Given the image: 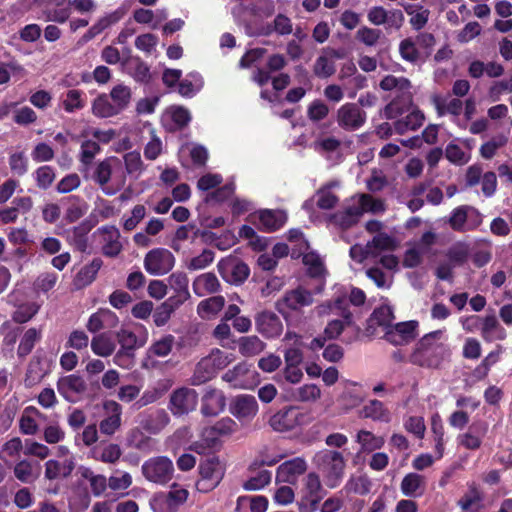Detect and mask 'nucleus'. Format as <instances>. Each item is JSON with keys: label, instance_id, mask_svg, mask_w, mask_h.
<instances>
[{"label": "nucleus", "instance_id": "nucleus-1", "mask_svg": "<svg viewBox=\"0 0 512 512\" xmlns=\"http://www.w3.org/2000/svg\"><path fill=\"white\" fill-rule=\"evenodd\" d=\"M442 334L441 330L425 334L416 343L409 362L422 368L440 369L451 356L449 346L440 341Z\"/></svg>", "mask_w": 512, "mask_h": 512}, {"label": "nucleus", "instance_id": "nucleus-2", "mask_svg": "<svg viewBox=\"0 0 512 512\" xmlns=\"http://www.w3.org/2000/svg\"><path fill=\"white\" fill-rule=\"evenodd\" d=\"M313 462L322 472L326 485L329 488H336L343 479L345 460L341 452L324 449L317 452Z\"/></svg>", "mask_w": 512, "mask_h": 512}, {"label": "nucleus", "instance_id": "nucleus-3", "mask_svg": "<svg viewBox=\"0 0 512 512\" xmlns=\"http://www.w3.org/2000/svg\"><path fill=\"white\" fill-rule=\"evenodd\" d=\"M325 494L319 475L308 473L304 478L302 495L297 501L299 512H316Z\"/></svg>", "mask_w": 512, "mask_h": 512}, {"label": "nucleus", "instance_id": "nucleus-4", "mask_svg": "<svg viewBox=\"0 0 512 512\" xmlns=\"http://www.w3.org/2000/svg\"><path fill=\"white\" fill-rule=\"evenodd\" d=\"M141 470L146 480L158 485H166L173 478L174 465L168 457L157 456L146 460Z\"/></svg>", "mask_w": 512, "mask_h": 512}, {"label": "nucleus", "instance_id": "nucleus-5", "mask_svg": "<svg viewBox=\"0 0 512 512\" xmlns=\"http://www.w3.org/2000/svg\"><path fill=\"white\" fill-rule=\"evenodd\" d=\"M482 214L470 205H461L451 211L448 224L453 231H474L482 224Z\"/></svg>", "mask_w": 512, "mask_h": 512}, {"label": "nucleus", "instance_id": "nucleus-6", "mask_svg": "<svg viewBox=\"0 0 512 512\" xmlns=\"http://www.w3.org/2000/svg\"><path fill=\"white\" fill-rule=\"evenodd\" d=\"M120 167L121 161L115 156L106 157L96 165L92 175V180L101 187L104 194L112 196L122 189L125 178L116 188L108 185L111 180L113 170Z\"/></svg>", "mask_w": 512, "mask_h": 512}, {"label": "nucleus", "instance_id": "nucleus-7", "mask_svg": "<svg viewBox=\"0 0 512 512\" xmlns=\"http://www.w3.org/2000/svg\"><path fill=\"white\" fill-rule=\"evenodd\" d=\"M217 269L225 282L235 286L242 285L250 275L249 266L236 257L222 258Z\"/></svg>", "mask_w": 512, "mask_h": 512}, {"label": "nucleus", "instance_id": "nucleus-8", "mask_svg": "<svg viewBox=\"0 0 512 512\" xmlns=\"http://www.w3.org/2000/svg\"><path fill=\"white\" fill-rule=\"evenodd\" d=\"M198 469L201 478L197 481L196 487L201 492H208L214 489L224 475L222 465L216 456L202 460Z\"/></svg>", "mask_w": 512, "mask_h": 512}, {"label": "nucleus", "instance_id": "nucleus-9", "mask_svg": "<svg viewBox=\"0 0 512 512\" xmlns=\"http://www.w3.org/2000/svg\"><path fill=\"white\" fill-rule=\"evenodd\" d=\"M257 372L253 365L246 361L239 362L232 369L222 375V380L230 387L238 389H250L256 382Z\"/></svg>", "mask_w": 512, "mask_h": 512}, {"label": "nucleus", "instance_id": "nucleus-10", "mask_svg": "<svg viewBox=\"0 0 512 512\" xmlns=\"http://www.w3.org/2000/svg\"><path fill=\"white\" fill-rule=\"evenodd\" d=\"M366 120V112L356 103H345L337 110V124L345 131L352 132L360 129Z\"/></svg>", "mask_w": 512, "mask_h": 512}, {"label": "nucleus", "instance_id": "nucleus-11", "mask_svg": "<svg viewBox=\"0 0 512 512\" xmlns=\"http://www.w3.org/2000/svg\"><path fill=\"white\" fill-rule=\"evenodd\" d=\"M175 265V257L168 249L155 248L150 250L144 258V267L151 275H164L170 272Z\"/></svg>", "mask_w": 512, "mask_h": 512}, {"label": "nucleus", "instance_id": "nucleus-12", "mask_svg": "<svg viewBox=\"0 0 512 512\" xmlns=\"http://www.w3.org/2000/svg\"><path fill=\"white\" fill-rule=\"evenodd\" d=\"M198 403V393L191 388L181 387L170 395L169 409L175 416H183L195 410Z\"/></svg>", "mask_w": 512, "mask_h": 512}, {"label": "nucleus", "instance_id": "nucleus-13", "mask_svg": "<svg viewBox=\"0 0 512 512\" xmlns=\"http://www.w3.org/2000/svg\"><path fill=\"white\" fill-rule=\"evenodd\" d=\"M229 411L240 422H250L258 413V403L253 395L240 394L231 399Z\"/></svg>", "mask_w": 512, "mask_h": 512}, {"label": "nucleus", "instance_id": "nucleus-14", "mask_svg": "<svg viewBox=\"0 0 512 512\" xmlns=\"http://www.w3.org/2000/svg\"><path fill=\"white\" fill-rule=\"evenodd\" d=\"M254 320L257 332L267 339L277 338L283 331L282 321L273 311H260L255 315Z\"/></svg>", "mask_w": 512, "mask_h": 512}, {"label": "nucleus", "instance_id": "nucleus-15", "mask_svg": "<svg viewBox=\"0 0 512 512\" xmlns=\"http://www.w3.org/2000/svg\"><path fill=\"white\" fill-rule=\"evenodd\" d=\"M417 321L400 322L391 325L386 331L384 338L395 346H402L412 342L416 337Z\"/></svg>", "mask_w": 512, "mask_h": 512}, {"label": "nucleus", "instance_id": "nucleus-16", "mask_svg": "<svg viewBox=\"0 0 512 512\" xmlns=\"http://www.w3.org/2000/svg\"><path fill=\"white\" fill-rule=\"evenodd\" d=\"M104 418L99 423V431L106 436H112L121 427L122 406L114 400L103 403Z\"/></svg>", "mask_w": 512, "mask_h": 512}, {"label": "nucleus", "instance_id": "nucleus-17", "mask_svg": "<svg viewBox=\"0 0 512 512\" xmlns=\"http://www.w3.org/2000/svg\"><path fill=\"white\" fill-rule=\"evenodd\" d=\"M57 390L66 401L74 403L85 393L87 384L81 376L71 374L58 379Z\"/></svg>", "mask_w": 512, "mask_h": 512}, {"label": "nucleus", "instance_id": "nucleus-18", "mask_svg": "<svg viewBox=\"0 0 512 512\" xmlns=\"http://www.w3.org/2000/svg\"><path fill=\"white\" fill-rule=\"evenodd\" d=\"M302 417L298 408L287 406L270 417L269 425L275 431H290L300 424V418Z\"/></svg>", "mask_w": 512, "mask_h": 512}, {"label": "nucleus", "instance_id": "nucleus-19", "mask_svg": "<svg viewBox=\"0 0 512 512\" xmlns=\"http://www.w3.org/2000/svg\"><path fill=\"white\" fill-rule=\"evenodd\" d=\"M307 470V462L302 457H295L280 464L276 471V481L294 484L298 477Z\"/></svg>", "mask_w": 512, "mask_h": 512}, {"label": "nucleus", "instance_id": "nucleus-20", "mask_svg": "<svg viewBox=\"0 0 512 512\" xmlns=\"http://www.w3.org/2000/svg\"><path fill=\"white\" fill-rule=\"evenodd\" d=\"M313 303V295L310 291L298 287L296 289L287 291L281 300H278L276 307L279 312H282V306L290 310H300L303 307L309 306Z\"/></svg>", "mask_w": 512, "mask_h": 512}, {"label": "nucleus", "instance_id": "nucleus-21", "mask_svg": "<svg viewBox=\"0 0 512 512\" xmlns=\"http://www.w3.org/2000/svg\"><path fill=\"white\" fill-rule=\"evenodd\" d=\"M119 323L118 316L107 308H100L92 313L86 323V328L93 334H99L101 330L113 329Z\"/></svg>", "mask_w": 512, "mask_h": 512}, {"label": "nucleus", "instance_id": "nucleus-22", "mask_svg": "<svg viewBox=\"0 0 512 512\" xmlns=\"http://www.w3.org/2000/svg\"><path fill=\"white\" fill-rule=\"evenodd\" d=\"M96 233L103 236L102 253L107 257L118 256L123 246L120 242L119 229L114 225H104L97 229Z\"/></svg>", "mask_w": 512, "mask_h": 512}, {"label": "nucleus", "instance_id": "nucleus-23", "mask_svg": "<svg viewBox=\"0 0 512 512\" xmlns=\"http://www.w3.org/2000/svg\"><path fill=\"white\" fill-rule=\"evenodd\" d=\"M121 65L137 83L148 84L151 81L150 67L139 56L123 57Z\"/></svg>", "mask_w": 512, "mask_h": 512}, {"label": "nucleus", "instance_id": "nucleus-24", "mask_svg": "<svg viewBox=\"0 0 512 512\" xmlns=\"http://www.w3.org/2000/svg\"><path fill=\"white\" fill-rule=\"evenodd\" d=\"M94 227V223L90 220H83L79 225L67 231V240L75 250L85 253L88 250V234Z\"/></svg>", "mask_w": 512, "mask_h": 512}, {"label": "nucleus", "instance_id": "nucleus-25", "mask_svg": "<svg viewBox=\"0 0 512 512\" xmlns=\"http://www.w3.org/2000/svg\"><path fill=\"white\" fill-rule=\"evenodd\" d=\"M484 493L475 483L468 485V491L457 501L463 512H481L484 508Z\"/></svg>", "mask_w": 512, "mask_h": 512}, {"label": "nucleus", "instance_id": "nucleus-26", "mask_svg": "<svg viewBox=\"0 0 512 512\" xmlns=\"http://www.w3.org/2000/svg\"><path fill=\"white\" fill-rule=\"evenodd\" d=\"M481 336L486 342L502 341L506 339L507 331L501 326L497 317L494 314H490L483 317Z\"/></svg>", "mask_w": 512, "mask_h": 512}, {"label": "nucleus", "instance_id": "nucleus-27", "mask_svg": "<svg viewBox=\"0 0 512 512\" xmlns=\"http://www.w3.org/2000/svg\"><path fill=\"white\" fill-rule=\"evenodd\" d=\"M394 319L393 311L388 306H380L374 309L367 320L366 333L374 335L378 326L385 327L386 330L392 325Z\"/></svg>", "mask_w": 512, "mask_h": 512}, {"label": "nucleus", "instance_id": "nucleus-28", "mask_svg": "<svg viewBox=\"0 0 512 512\" xmlns=\"http://www.w3.org/2000/svg\"><path fill=\"white\" fill-rule=\"evenodd\" d=\"M74 469V457L66 458L62 463L51 459L45 463V478L48 480H55L60 477L68 478Z\"/></svg>", "mask_w": 512, "mask_h": 512}, {"label": "nucleus", "instance_id": "nucleus-29", "mask_svg": "<svg viewBox=\"0 0 512 512\" xmlns=\"http://www.w3.org/2000/svg\"><path fill=\"white\" fill-rule=\"evenodd\" d=\"M62 203L66 205L64 219L68 223H74L82 218L89 206L87 202L80 196L70 195L62 199Z\"/></svg>", "mask_w": 512, "mask_h": 512}, {"label": "nucleus", "instance_id": "nucleus-30", "mask_svg": "<svg viewBox=\"0 0 512 512\" xmlns=\"http://www.w3.org/2000/svg\"><path fill=\"white\" fill-rule=\"evenodd\" d=\"M225 407V397L221 391L211 389L202 397L201 412L205 416H216Z\"/></svg>", "mask_w": 512, "mask_h": 512}, {"label": "nucleus", "instance_id": "nucleus-31", "mask_svg": "<svg viewBox=\"0 0 512 512\" xmlns=\"http://www.w3.org/2000/svg\"><path fill=\"white\" fill-rule=\"evenodd\" d=\"M400 489L406 497H420L425 491V478L417 473H408L402 479Z\"/></svg>", "mask_w": 512, "mask_h": 512}, {"label": "nucleus", "instance_id": "nucleus-32", "mask_svg": "<svg viewBox=\"0 0 512 512\" xmlns=\"http://www.w3.org/2000/svg\"><path fill=\"white\" fill-rule=\"evenodd\" d=\"M221 285L214 273H204L193 281V291L197 296L213 294L220 290Z\"/></svg>", "mask_w": 512, "mask_h": 512}, {"label": "nucleus", "instance_id": "nucleus-33", "mask_svg": "<svg viewBox=\"0 0 512 512\" xmlns=\"http://www.w3.org/2000/svg\"><path fill=\"white\" fill-rule=\"evenodd\" d=\"M285 222V216L281 212L262 210L259 212V229L264 232L279 230Z\"/></svg>", "mask_w": 512, "mask_h": 512}, {"label": "nucleus", "instance_id": "nucleus-34", "mask_svg": "<svg viewBox=\"0 0 512 512\" xmlns=\"http://www.w3.org/2000/svg\"><path fill=\"white\" fill-rule=\"evenodd\" d=\"M91 112L97 118H110L118 115L117 109L106 93L99 94L91 105Z\"/></svg>", "mask_w": 512, "mask_h": 512}, {"label": "nucleus", "instance_id": "nucleus-35", "mask_svg": "<svg viewBox=\"0 0 512 512\" xmlns=\"http://www.w3.org/2000/svg\"><path fill=\"white\" fill-rule=\"evenodd\" d=\"M102 265L103 261L100 258H94L76 274L75 284L78 287H86L90 285L95 280Z\"/></svg>", "mask_w": 512, "mask_h": 512}, {"label": "nucleus", "instance_id": "nucleus-36", "mask_svg": "<svg viewBox=\"0 0 512 512\" xmlns=\"http://www.w3.org/2000/svg\"><path fill=\"white\" fill-rule=\"evenodd\" d=\"M92 352L101 357L112 355L116 349L114 340L107 333L95 335L90 343Z\"/></svg>", "mask_w": 512, "mask_h": 512}, {"label": "nucleus", "instance_id": "nucleus-37", "mask_svg": "<svg viewBox=\"0 0 512 512\" xmlns=\"http://www.w3.org/2000/svg\"><path fill=\"white\" fill-rule=\"evenodd\" d=\"M432 103L439 117H442L447 113L453 116H459L462 113L463 102L459 98H453L446 104L443 97L434 95L432 97Z\"/></svg>", "mask_w": 512, "mask_h": 512}, {"label": "nucleus", "instance_id": "nucleus-38", "mask_svg": "<svg viewBox=\"0 0 512 512\" xmlns=\"http://www.w3.org/2000/svg\"><path fill=\"white\" fill-rule=\"evenodd\" d=\"M239 352L245 357H253L260 354L266 348V343L258 336H243L238 340Z\"/></svg>", "mask_w": 512, "mask_h": 512}, {"label": "nucleus", "instance_id": "nucleus-39", "mask_svg": "<svg viewBox=\"0 0 512 512\" xmlns=\"http://www.w3.org/2000/svg\"><path fill=\"white\" fill-rule=\"evenodd\" d=\"M216 371L212 367L210 360L203 357L197 364L190 382L194 386L204 384L215 377Z\"/></svg>", "mask_w": 512, "mask_h": 512}, {"label": "nucleus", "instance_id": "nucleus-40", "mask_svg": "<svg viewBox=\"0 0 512 512\" xmlns=\"http://www.w3.org/2000/svg\"><path fill=\"white\" fill-rule=\"evenodd\" d=\"M41 340V331L37 328H29L27 329L22 338L20 339V343L17 348V355L19 358H25L28 356L34 349L37 342Z\"/></svg>", "mask_w": 512, "mask_h": 512}, {"label": "nucleus", "instance_id": "nucleus-41", "mask_svg": "<svg viewBox=\"0 0 512 512\" xmlns=\"http://www.w3.org/2000/svg\"><path fill=\"white\" fill-rule=\"evenodd\" d=\"M220 436L209 426L205 427L201 432V438L193 444L194 450L201 454L205 453L206 449H216L220 447Z\"/></svg>", "mask_w": 512, "mask_h": 512}, {"label": "nucleus", "instance_id": "nucleus-42", "mask_svg": "<svg viewBox=\"0 0 512 512\" xmlns=\"http://www.w3.org/2000/svg\"><path fill=\"white\" fill-rule=\"evenodd\" d=\"M118 114L124 111L131 100V89L123 84L114 86L108 95Z\"/></svg>", "mask_w": 512, "mask_h": 512}, {"label": "nucleus", "instance_id": "nucleus-43", "mask_svg": "<svg viewBox=\"0 0 512 512\" xmlns=\"http://www.w3.org/2000/svg\"><path fill=\"white\" fill-rule=\"evenodd\" d=\"M61 105L67 113H74L77 110H81L86 105L85 93L79 89H70L66 92Z\"/></svg>", "mask_w": 512, "mask_h": 512}, {"label": "nucleus", "instance_id": "nucleus-44", "mask_svg": "<svg viewBox=\"0 0 512 512\" xmlns=\"http://www.w3.org/2000/svg\"><path fill=\"white\" fill-rule=\"evenodd\" d=\"M356 441L361 445L363 452H372L383 447L385 441L381 436H376L367 430H360L357 433Z\"/></svg>", "mask_w": 512, "mask_h": 512}, {"label": "nucleus", "instance_id": "nucleus-45", "mask_svg": "<svg viewBox=\"0 0 512 512\" xmlns=\"http://www.w3.org/2000/svg\"><path fill=\"white\" fill-rule=\"evenodd\" d=\"M14 476L22 483L31 484L39 476L38 472H35L33 464L28 460H21L14 466Z\"/></svg>", "mask_w": 512, "mask_h": 512}, {"label": "nucleus", "instance_id": "nucleus-46", "mask_svg": "<svg viewBox=\"0 0 512 512\" xmlns=\"http://www.w3.org/2000/svg\"><path fill=\"white\" fill-rule=\"evenodd\" d=\"M225 305L223 296H212L202 300L197 307V312L201 317L215 315L220 312Z\"/></svg>", "mask_w": 512, "mask_h": 512}, {"label": "nucleus", "instance_id": "nucleus-47", "mask_svg": "<svg viewBox=\"0 0 512 512\" xmlns=\"http://www.w3.org/2000/svg\"><path fill=\"white\" fill-rule=\"evenodd\" d=\"M175 344V337L172 334H166L159 340L155 341L148 349L151 356L166 357L168 356Z\"/></svg>", "mask_w": 512, "mask_h": 512}, {"label": "nucleus", "instance_id": "nucleus-48", "mask_svg": "<svg viewBox=\"0 0 512 512\" xmlns=\"http://www.w3.org/2000/svg\"><path fill=\"white\" fill-rule=\"evenodd\" d=\"M363 417L371 418L375 421H387L389 412L385 409L384 404L379 400H371L362 409Z\"/></svg>", "mask_w": 512, "mask_h": 512}, {"label": "nucleus", "instance_id": "nucleus-49", "mask_svg": "<svg viewBox=\"0 0 512 512\" xmlns=\"http://www.w3.org/2000/svg\"><path fill=\"white\" fill-rule=\"evenodd\" d=\"M33 177L39 189L47 190L56 178L55 169L49 165L40 166L34 171Z\"/></svg>", "mask_w": 512, "mask_h": 512}, {"label": "nucleus", "instance_id": "nucleus-50", "mask_svg": "<svg viewBox=\"0 0 512 512\" xmlns=\"http://www.w3.org/2000/svg\"><path fill=\"white\" fill-rule=\"evenodd\" d=\"M379 86L384 91H391L397 89L401 93H406L410 90L412 85L408 78L395 77L394 75H386L379 83Z\"/></svg>", "mask_w": 512, "mask_h": 512}, {"label": "nucleus", "instance_id": "nucleus-51", "mask_svg": "<svg viewBox=\"0 0 512 512\" xmlns=\"http://www.w3.org/2000/svg\"><path fill=\"white\" fill-rule=\"evenodd\" d=\"M39 310L36 303H26L20 305L12 314V320L18 324H24L30 321Z\"/></svg>", "mask_w": 512, "mask_h": 512}, {"label": "nucleus", "instance_id": "nucleus-52", "mask_svg": "<svg viewBox=\"0 0 512 512\" xmlns=\"http://www.w3.org/2000/svg\"><path fill=\"white\" fill-rule=\"evenodd\" d=\"M216 373L219 370L226 368L233 360V354H227L218 348L212 349L209 355L206 356Z\"/></svg>", "mask_w": 512, "mask_h": 512}, {"label": "nucleus", "instance_id": "nucleus-53", "mask_svg": "<svg viewBox=\"0 0 512 512\" xmlns=\"http://www.w3.org/2000/svg\"><path fill=\"white\" fill-rule=\"evenodd\" d=\"M271 477L270 471L260 470L255 476L250 477L243 483V488L247 491L260 490L271 482Z\"/></svg>", "mask_w": 512, "mask_h": 512}, {"label": "nucleus", "instance_id": "nucleus-54", "mask_svg": "<svg viewBox=\"0 0 512 512\" xmlns=\"http://www.w3.org/2000/svg\"><path fill=\"white\" fill-rule=\"evenodd\" d=\"M247 503H249L251 512H266L268 508V499L265 496H240L237 499L236 510Z\"/></svg>", "mask_w": 512, "mask_h": 512}, {"label": "nucleus", "instance_id": "nucleus-55", "mask_svg": "<svg viewBox=\"0 0 512 512\" xmlns=\"http://www.w3.org/2000/svg\"><path fill=\"white\" fill-rule=\"evenodd\" d=\"M335 64L332 60H330L327 56L321 55L319 56L314 64L313 72L314 74L321 79L328 78L335 73Z\"/></svg>", "mask_w": 512, "mask_h": 512}, {"label": "nucleus", "instance_id": "nucleus-56", "mask_svg": "<svg viewBox=\"0 0 512 512\" xmlns=\"http://www.w3.org/2000/svg\"><path fill=\"white\" fill-rule=\"evenodd\" d=\"M215 258V253L210 249H204L201 254L193 257L186 267L190 271L202 270L208 267Z\"/></svg>", "mask_w": 512, "mask_h": 512}, {"label": "nucleus", "instance_id": "nucleus-57", "mask_svg": "<svg viewBox=\"0 0 512 512\" xmlns=\"http://www.w3.org/2000/svg\"><path fill=\"white\" fill-rule=\"evenodd\" d=\"M124 164L126 172L129 175L139 176L143 170V162L138 151H131L124 155Z\"/></svg>", "mask_w": 512, "mask_h": 512}, {"label": "nucleus", "instance_id": "nucleus-58", "mask_svg": "<svg viewBox=\"0 0 512 512\" xmlns=\"http://www.w3.org/2000/svg\"><path fill=\"white\" fill-rule=\"evenodd\" d=\"M9 167L16 176H23L28 171V159L24 152H15L9 156Z\"/></svg>", "mask_w": 512, "mask_h": 512}, {"label": "nucleus", "instance_id": "nucleus-59", "mask_svg": "<svg viewBox=\"0 0 512 512\" xmlns=\"http://www.w3.org/2000/svg\"><path fill=\"white\" fill-rule=\"evenodd\" d=\"M101 151L100 145L96 141L85 140L81 144L80 161L83 165L92 164L95 156Z\"/></svg>", "mask_w": 512, "mask_h": 512}, {"label": "nucleus", "instance_id": "nucleus-60", "mask_svg": "<svg viewBox=\"0 0 512 512\" xmlns=\"http://www.w3.org/2000/svg\"><path fill=\"white\" fill-rule=\"evenodd\" d=\"M396 247L394 239L385 234L379 233L373 237L372 241L368 242V249H375L378 251H392Z\"/></svg>", "mask_w": 512, "mask_h": 512}, {"label": "nucleus", "instance_id": "nucleus-61", "mask_svg": "<svg viewBox=\"0 0 512 512\" xmlns=\"http://www.w3.org/2000/svg\"><path fill=\"white\" fill-rule=\"evenodd\" d=\"M0 332L4 335L3 344L5 346H14L17 342L19 335L23 332V328L19 326H12L10 321H5L0 326Z\"/></svg>", "mask_w": 512, "mask_h": 512}, {"label": "nucleus", "instance_id": "nucleus-62", "mask_svg": "<svg viewBox=\"0 0 512 512\" xmlns=\"http://www.w3.org/2000/svg\"><path fill=\"white\" fill-rule=\"evenodd\" d=\"M381 34L382 32L379 29L363 26L357 31L356 39L366 46L371 47L377 44Z\"/></svg>", "mask_w": 512, "mask_h": 512}, {"label": "nucleus", "instance_id": "nucleus-63", "mask_svg": "<svg viewBox=\"0 0 512 512\" xmlns=\"http://www.w3.org/2000/svg\"><path fill=\"white\" fill-rule=\"evenodd\" d=\"M399 53L405 61L410 63H416L420 57L419 51L411 38H406L400 42Z\"/></svg>", "mask_w": 512, "mask_h": 512}, {"label": "nucleus", "instance_id": "nucleus-64", "mask_svg": "<svg viewBox=\"0 0 512 512\" xmlns=\"http://www.w3.org/2000/svg\"><path fill=\"white\" fill-rule=\"evenodd\" d=\"M328 114L329 107L321 100H314L308 106L307 116L313 122L325 119Z\"/></svg>", "mask_w": 512, "mask_h": 512}]
</instances>
